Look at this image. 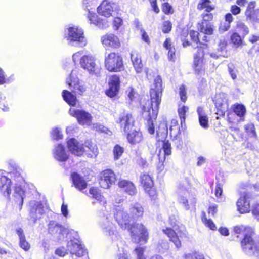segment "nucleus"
Instances as JSON below:
<instances>
[{
	"label": "nucleus",
	"mask_w": 259,
	"mask_h": 259,
	"mask_svg": "<svg viewBox=\"0 0 259 259\" xmlns=\"http://www.w3.org/2000/svg\"><path fill=\"white\" fill-rule=\"evenodd\" d=\"M84 152H88V155L90 157H96L98 154V148L96 144L91 141H87L85 143Z\"/></svg>",
	"instance_id": "33"
},
{
	"label": "nucleus",
	"mask_w": 259,
	"mask_h": 259,
	"mask_svg": "<svg viewBox=\"0 0 259 259\" xmlns=\"http://www.w3.org/2000/svg\"><path fill=\"white\" fill-rule=\"evenodd\" d=\"M116 181L115 175L111 169L104 170L99 180L100 186L104 189H108L110 186L114 184Z\"/></svg>",
	"instance_id": "16"
},
{
	"label": "nucleus",
	"mask_w": 259,
	"mask_h": 259,
	"mask_svg": "<svg viewBox=\"0 0 259 259\" xmlns=\"http://www.w3.org/2000/svg\"><path fill=\"white\" fill-rule=\"evenodd\" d=\"M81 67L91 74L96 73L98 66L95 63V58L91 55H83L81 59Z\"/></svg>",
	"instance_id": "18"
},
{
	"label": "nucleus",
	"mask_w": 259,
	"mask_h": 259,
	"mask_svg": "<svg viewBox=\"0 0 259 259\" xmlns=\"http://www.w3.org/2000/svg\"><path fill=\"white\" fill-rule=\"evenodd\" d=\"M48 232L54 238L61 240L64 238L65 230L64 227L55 221H50L48 225Z\"/></svg>",
	"instance_id": "17"
},
{
	"label": "nucleus",
	"mask_w": 259,
	"mask_h": 259,
	"mask_svg": "<svg viewBox=\"0 0 259 259\" xmlns=\"http://www.w3.org/2000/svg\"><path fill=\"white\" fill-rule=\"evenodd\" d=\"M67 147L69 151L73 154L80 156L84 152V147L74 138H71L67 142Z\"/></svg>",
	"instance_id": "25"
},
{
	"label": "nucleus",
	"mask_w": 259,
	"mask_h": 259,
	"mask_svg": "<svg viewBox=\"0 0 259 259\" xmlns=\"http://www.w3.org/2000/svg\"><path fill=\"white\" fill-rule=\"evenodd\" d=\"M101 40L105 47L118 48L120 46L119 38L112 33L106 34L102 36Z\"/></svg>",
	"instance_id": "23"
},
{
	"label": "nucleus",
	"mask_w": 259,
	"mask_h": 259,
	"mask_svg": "<svg viewBox=\"0 0 259 259\" xmlns=\"http://www.w3.org/2000/svg\"><path fill=\"white\" fill-rule=\"evenodd\" d=\"M189 35L192 40L194 43H196V45H198V42H199V38L198 37L199 33L194 30H191Z\"/></svg>",
	"instance_id": "63"
},
{
	"label": "nucleus",
	"mask_w": 259,
	"mask_h": 259,
	"mask_svg": "<svg viewBox=\"0 0 259 259\" xmlns=\"http://www.w3.org/2000/svg\"><path fill=\"white\" fill-rule=\"evenodd\" d=\"M116 6L115 3L108 0H104L98 7V12L102 16L109 17L112 16Z\"/></svg>",
	"instance_id": "19"
},
{
	"label": "nucleus",
	"mask_w": 259,
	"mask_h": 259,
	"mask_svg": "<svg viewBox=\"0 0 259 259\" xmlns=\"http://www.w3.org/2000/svg\"><path fill=\"white\" fill-rule=\"evenodd\" d=\"M127 138L130 143L135 144L142 140L143 135L140 131L133 130L128 133Z\"/></svg>",
	"instance_id": "35"
},
{
	"label": "nucleus",
	"mask_w": 259,
	"mask_h": 259,
	"mask_svg": "<svg viewBox=\"0 0 259 259\" xmlns=\"http://www.w3.org/2000/svg\"><path fill=\"white\" fill-rule=\"evenodd\" d=\"M116 122L120 124V127L125 132H128L133 126L134 120L131 114L123 113L119 115Z\"/></svg>",
	"instance_id": "20"
},
{
	"label": "nucleus",
	"mask_w": 259,
	"mask_h": 259,
	"mask_svg": "<svg viewBox=\"0 0 259 259\" xmlns=\"http://www.w3.org/2000/svg\"><path fill=\"white\" fill-rule=\"evenodd\" d=\"M124 150V148L122 147L117 144L116 145L113 150L114 159L115 160H118L123 153Z\"/></svg>",
	"instance_id": "47"
},
{
	"label": "nucleus",
	"mask_w": 259,
	"mask_h": 259,
	"mask_svg": "<svg viewBox=\"0 0 259 259\" xmlns=\"http://www.w3.org/2000/svg\"><path fill=\"white\" fill-rule=\"evenodd\" d=\"M245 130L250 136L254 137L256 136L254 126L252 123L246 124L245 126Z\"/></svg>",
	"instance_id": "54"
},
{
	"label": "nucleus",
	"mask_w": 259,
	"mask_h": 259,
	"mask_svg": "<svg viewBox=\"0 0 259 259\" xmlns=\"http://www.w3.org/2000/svg\"><path fill=\"white\" fill-rule=\"evenodd\" d=\"M238 211L241 213H245L250 211V197L248 194L244 193L241 195L237 202Z\"/></svg>",
	"instance_id": "22"
},
{
	"label": "nucleus",
	"mask_w": 259,
	"mask_h": 259,
	"mask_svg": "<svg viewBox=\"0 0 259 259\" xmlns=\"http://www.w3.org/2000/svg\"><path fill=\"white\" fill-rule=\"evenodd\" d=\"M62 97L64 100L71 106H75L77 103L76 97L73 95L71 92L63 90L62 92Z\"/></svg>",
	"instance_id": "40"
},
{
	"label": "nucleus",
	"mask_w": 259,
	"mask_h": 259,
	"mask_svg": "<svg viewBox=\"0 0 259 259\" xmlns=\"http://www.w3.org/2000/svg\"><path fill=\"white\" fill-rule=\"evenodd\" d=\"M54 158L59 161H65L68 158V154L65 151L64 147L61 144L55 146L53 150Z\"/></svg>",
	"instance_id": "27"
},
{
	"label": "nucleus",
	"mask_w": 259,
	"mask_h": 259,
	"mask_svg": "<svg viewBox=\"0 0 259 259\" xmlns=\"http://www.w3.org/2000/svg\"><path fill=\"white\" fill-rule=\"evenodd\" d=\"M176 193L179 203L182 204L185 210H189L190 205L195 203V202H190V203L188 202L187 197L189 195V193L186 188V182L180 183L178 185Z\"/></svg>",
	"instance_id": "8"
},
{
	"label": "nucleus",
	"mask_w": 259,
	"mask_h": 259,
	"mask_svg": "<svg viewBox=\"0 0 259 259\" xmlns=\"http://www.w3.org/2000/svg\"><path fill=\"white\" fill-rule=\"evenodd\" d=\"M228 69L231 78L234 80L237 78L238 70L235 65L232 63H229Z\"/></svg>",
	"instance_id": "52"
},
{
	"label": "nucleus",
	"mask_w": 259,
	"mask_h": 259,
	"mask_svg": "<svg viewBox=\"0 0 259 259\" xmlns=\"http://www.w3.org/2000/svg\"><path fill=\"white\" fill-rule=\"evenodd\" d=\"M30 217L33 224H35L37 220L40 219L45 213V208L41 202L32 201L30 203Z\"/></svg>",
	"instance_id": "11"
},
{
	"label": "nucleus",
	"mask_w": 259,
	"mask_h": 259,
	"mask_svg": "<svg viewBox=\"0 0 259 259\" xmlns=\"http://www.w3.org/2000/svg\"><path fill=\"white\" fill-rule=\"evenodd\" d=\"M10 175L12 179L18 183V184H15L12 196L15 202L21 208L25 197V191L20 185L24 181L23 178L20 171L17 169L11 172Z\"/></svg>",
	"instance_id": "6"
},
{
	"label": "nucleus",
	"mask_w": 259,
	"mask_h": 259,
	"mask_svg": "<svg viewBox=\"0 0 259 259\" xmlns=\"http://www.w3.org/2000/svg\"><path fill=\"white\" fill-rule=\"evenodd\" d=\"M236 28L237 31L241 33L243 37L249 33V29L247 26L241 21L237 22Z\"/></svg>",
	"instance_id": "45"
},
{
	"label": "nucleus",
	"mask_w": 259,
	"mask_h": 259,
	"mask_svg": "<svg viewBox=\"0 0 259 259\" xmlns=\"http://www.w3.org/2000/svg\"><path fill=\"white\" fill-rule=\"evenodd\" d=\"M75 71L74 70H72L69 77L66 80V83L72 92L81 95L85 91L86 88L76 76Z\"/></svg>",
	"instance_id": "9"
},
{
	"label": "nucleus",
	"mask_w": 259,
	"mask_h": 259,
	"mask_svg": "<svg viewBox=\"0 0 259 259\" xmlns=\"http://www.w3.org/2000/svg\"><path fill=\"white\" fill-rule=\"evenodd\" d=\"M179 94L181 100L185 102L187 100L186 91L185 87L184 85H181L179 88Z\"/></svg>",
	"instance_id": "62"
},
{
	"label": "nucleus",
	"mask_w": 259,
	"mask_h": 259,
	"mask_svg": "<svg viewBox=\"0 0 259 259\" xmlns=\"http://www.w3.org/2000/svg\"><path fill=\"white\" fill-rule=\"evenodd\" d=\"M144 212L143 208L139 203H135L130 208V213L132 218L137 219L143 215Z\"/></svg>",
	"instance_id": "37"
},
{
	"label": "nucleus",
	"mask_w": 259,
	"mask_h": 259,
	"mask_svg": "<svg viewBox=\"0 0 259 259\" xmlns=\"http://www.w3.org/2000/svg\"><path fill=\"white\" fill-rule=\"evenodd\" d=\"M162 91L161 78L157 76L154 78L153 83L151 85V106H143V115L147 118L148 130L150 134L154 133V120L156 118L159 105L161 103Z\"/></svg>",
	"instance_id": "1"
},
{
	"label": "nucleus",
	"mask_w": 259,
	"mask_h": 259,
	"mask_svg": "<svg viewBox=\"0 0 259 259\" xmlns=\"http://www.w3.org/2000/svg\"><path fill=\"white\" fill-rule=\"evenodd\" d=\"M161 141L162 142V147L159 149V153L157 155L159 160L157 168L160 170H162L163 169V163L165 159V156L169 155L171 154V144L168 140H162Z\"/></svg>",
	"instance_id": "15"
},
{
	"label": "nucleus",
	"mask_w": 259,
	"mask_h": 259,
	"mask_svg": "<svg viewBox=\"0 0 259 259\" xmlns=\"http://www.w3.org/2000/svg\"><path fill=\"white\" fill-rule=\"evenodd\" d=\"M17 234L19 237V245L25 251H28L30 248V244L26 241L23 230L18 228L16 229Z\"/></svg>",
	"instance_id": "32"
},
{
	"label": "nucleus",
	"mask_w": 259,
	"mask_h": 259,
	"mask_svg": "<svg viewBox=\"0 0 259 259\" xmlns=\"http://www.w3.org/2000/svg\"><path fill=\"white\" fill-rule=\"evenodd\" d=\"M114 217L118 225L123 229L130 231L133 241L136 243H145L148 239L146 229L142 224H130L129 215L120 208H117L114 212Z\"/></svg>",
	"instance_id": "2"
},
{
	"label": "nucleus",
	"mask_w": 259,
	"mask_h": 259,
	"mask_svg": "<svg viewBox=\"0 0 259 259\" xmlns=\"http://www.w3.org/2000/svg\"><path fill=\"white\" fill-rule=\"evenodd\" d=\"M137 162L139 166L142 167L143 168H145L148 166L147 161L144 158L140 156L137 157Z\"/></svg>",
	"instance_id": "64"
},
{
	"label": "nucleus",
	"mask_w": 259,
	"mask_h": 259,
	"mask_svg": "<svg viewBox=\"0 0 259 259\" xmlns=\"http://www.w3.org/2000/svg\"><path fill=\"white\" fill-rule=\"evenodd\" d=\"M118 186L130 195H135L137 190L134 184L127 180H121L118 182Z\"/></svg>",
	"instance_id": "28"
},
{
	"label": "nucleus",
	"mask_w": 259,
	"mask_h": 259,
	"mask_svg": "<svg viewBox=\"0 0 259 259\" xmlns=\"http://www.w3.org/2000/svg\"><path fill=\"white\" fill-rule=\"evenodd\" d=\"M145 247L139 246L136 248L134 253L136 255L137 259H146V256L144 254Z\"/></svg>",
	"instance_id": "51"
},
{
	"label": "nucleus",
	"mask_w": 259,
	"mask_h": 259,
	"mask_svg": "<svg viewBox=\"0 0 259 259\" xmlns=\"http://www.w3.org/2000/svg\"><path fill=\"white\" fill-rule=\"evenodd\" d=\"M234 231L236 234H243L244 238L241 242L242 250L245 254H252L251 245L252 243L251 238L255 235L253 229L243 225L237 226L234 228Z\"/></svg>",
	"instance_id": "4"
},
{
	"label": "nucleus",
	"mask_w": 259,
	"mask_h": 259,
	"mask_svg": "<svg viewBox=\"0 0 259 259\" xmlns=\"http://www.w3.org/2000/svg\"><path fill=\"white\" fill-rule=\"evenodd\" d=\"M66 38L68 44L72 46L83 47L87 43L83 30L75 26L68 28L66 33Z\"/></svg>",
	"instance_id": "5"
},
{
	"label": "nucleus",
	"mask_w": 259,
	"mask_h": 259,
	"mask_svg": "<svg viewBox=\"0 0 259 259\" xmlns=\"http://www.w3.org/2000/svg\"><path fill=\"white\" fill-rule=\"evenodd\" d=\"M255 7V3L254 2H250L247 6L245 12V15L247 17H251L252 12Z\"/></svg>",
	"instance_id": "57"
},
{
	"label": "nucleus",
	"mask_w": 259,
	"mask_h": 259,
	"mask_svg": "<svg viewBox=\"0 0 259 259\" xmlns=\"http://www.w3.org/2000/svg\"><path fill=\"white\" fill-rule=\"evenodd\" d=\"M252 243H251V246L252 247L251 250H252V254H246L248 255L251 256L254 255L256 256H259V239L255 240L254 239V236L251 238Z\"/></svg>",
	"instance_id": "46"
},
{
	"label": "nucleus",
	"mask_w": 259,
	"mask_h": 259,
	"mask_svg": "<svg viewBox=\"0 0 259 259\" xmlns=\"http://www.w3.org/2000/svg\"><path fill=\"white\" fill-rule=\"evenodd\" d=\"M12 188H14V187L12 186V180L6 177H2L0 184V192L2 194L10 199Z\"/></svg>",
	"instance_id": "24"
},
{
	"label": "nucleus",
	"mask_w": 259,
	"mask_h": 259,
	"mask_svg": "<svg viewBox=\"0 0 259 259\" xmlns=\"http://www.w3.org/2000/svg\"><path fill=\"white\" fill-rule=\"evenodd\" d=\"M194 68L196 73L199 74L205 69L203 59H194Z\"/></svg>",
	"instance_id": "44"
},
{
	"label": "nucleus",
	"mask_w": 259,
	"mask_h": 259,
	"mask_svg": "<svg viewBox=\"0 0 259 259\" xmlns=\"http://www.w3.org/2000/svg\"><path fill=\"white\" fill-rule=\"evenodd\" d=\"M71 178L73 185L77 189L81 191L85 189L87 186V182L83 178L76 172H73L71 174Z\"/></svg>",
	"instance_id": "31"
},
{
	"label": "nucleus",
	"mask_w": 259,
	"mask_h": 259,
	"mask_svg": "<svg viewBox=\"0 0 259 259\" xmlns=\"http://www.w3.org/2000/svg\"><path fill=\"white\" fill-rule=\"evenodd\" d=\"M202 221L203 223L211 230H215L217 229V227L211 219H207L204 212L203 213V215L202 217Z\"/></svg>",
	"instance_id": "49"
},
{
	"label": "nucleus",
	"mask_w": 259,
	"mask_h": 259,
	"mask_svg": "<svg viewBox=\"0 0 259 259\" xmlns=\"http://www.w3.org/2000/svg\"><path fill=\"white\" fill-rule=\"evenodd\" d=\"M198 29L200 32L206 35H211L214 31L213 25L210 22H201L198 23Z\"/></svg>",
	"instance_id": "34"
},
{
	"label": "nucleus",
	"mask_w": 259,
	"mask_h": 259,
	"mask_svg": "<svg viewBox=\"0 0 259 259\" xmlns=\"http://www.w3.org/2000/svg\"><path fill=\"white\" fill-rule=\"evenodd\" d=\"M156 133L157 139L159 141L164 140L167 137L168 128L167 122L165 119H163L159 123L158 127L156 130Z\"/></svg>",
	"instance_id": "29"
},
{
	"label": "nucleus",
	"mask_w": 259,
	"mask_h": 259,
	"mask_svg": "<svg viewBox=\"0 0 259 259\" xmlns=\"http://www.w3.org/2000/svg\"><path fill=\"white\" fill-rule=\"evenodd\" d=\"M172 28V25L170 21H165L163 22L162 26V31L164 33H169Z\"/></svg>",
	"instance_id": "58"
},
{
	"label": "nucleus",
	"mask_w": 259,
	"mask_h": 259,
	"mask_svg": "<svg viewBox=\"0 0 259 259\" xmlns=\"http://www.w3.org/2000/svg\"><path fill=\"white\" fill-rule=\"evenodd\" d=\"M83 52L78 51L72 55V61L74 64L76 65L78 61H79V64H81V59L82 58Z\"/></svg>",
	"instance_id": "59"
},
{
	"label": "nucleus",
	"mask_w": 259,
	"mask_h": 259,
	"mask_svg": "<svg viewBox=\"0 0 259 259\" xmlns=\"http://www.w3.org/2000/svg\"><path fill=\"white\" fill-rule=\"evenodd\" d=\"M162 11L166 15L172 14L174 12V10L171 6L168 3H164L162 5Z\"/></svg>",
	"instance_id": "60"
},
{
	"label": "nucleus",
	"mask_w": 259,
	"mask_h": 259,
	"mask_svg": "<svg viewBox=\"0 0 259 259\" xmlns=\"http://www.w3.org/2000/svg\"><path fill=\"white\" fill-rule=\"evenodd\" d=\"M197 112L199 116V122L200 125L204 128L208 127V119L204 109L201 107L197 108Z\"/></svg>",
	"instance_id": "36"
},
{
	"label": "nucleus",
	"mask_w": 259,
	"mask_h": 259,
	"mask_svg": "<svg viewBox=\"0 0 259 259\" xmlns=\"http://www.w3.org/2000/svg\"><path fill=\"white\" fill-rule=\"evenodd\" d=\"M140 181L145 191H147V189L151 188L153 186V182L151 176L146 173L141 175Z\"/></svg>",
	"instance_id": "39"
},
{
	"label": "nucleus",
	"mask_w": 259,
	"mask_h": 259,
	"mask_svg": "<svg viewBox=\"0 0 259 259\" xmlns=\"http://www.w3.org/2000/svg\"><path fill=\"white\" fill-rule=\"evenodd\" d=\"M234 111L238 116L242 117L245 114L246 109L244 105L237 104L234 105Z\"/></svg>",
	"instance_id": "50"
},
{
	"label": "nucleus",
	"mask_w": 259,
	"mask_h": 259,
	"mask_svg": "<svg viewBox=\"0 0 259 259\" xmlns=\"http://www.w3.org/2000/svg\"><path fill=\"white\" fill-rule=\"evenodd\" d=\"M188 110V108L185 106H183L178 109V113L181 119V123L185 121L186 113Z\"/></svg>",
	"instance_id": "55"
},
{
	"label": "nucleus",
	"mask_w": 259,
	"mask_h": 259,
	"mask_svg": "<svg viewBox=\"0 0 259 259\" xmlns=\"http://www.w3.org/2000/svg\"><path fill=\"white\" fill-rule=\"evenodd\" d=\"M169 223L173 228H166L165 229H163L162 231L168 236L170 241L174 243L177 248H180L181 247L180 238L186 236L184 228L183 226H180L178 225L175 215L169 217Z\"/></svg>",
	"instance_id": "3"
},
{
	"label": "nucleus",
	"mask_w": 259,
	"mask_h": 259,
	"mask_svg": "<svg viewBox=\"0 0 259 259\" xmlns=\"http://www.w3.org/2000/svg\"><path fill=\"white\" fill-rule=\"evenodd\" d=\"M69 114L77 118L78 123L81 125H90L92 122V117L91 114L82 110H76L74 108H70Z\"/></svg>",
	"instance_id": "12"
},
{
	"label": "nucleus",
	"mask_w": 259,
	"mask_h": 259,
	"mask_svg": "<svg viewBox=\"0 0 259 259\" xmlns=\"http://www.w3.org/2000/svg\"><path fill=\"white\" fill-rule=\"evenodd\" d=\"M166 50H168V57L169 60L174 61L175 58V48L171 46V39L166 38L163 44Z\"/></svg>",
	"instance_id": "41"
},
{
	"label": "nucleus",
	"mask_w": 259,
	"mask_h": 259,
	"mask_svg": "<svg viewBox=\"0 0 259 259\" xmlns=\"http://www.w3.org/2000/svg\"><path fill=\"white\" fill-rule=\"evenodd\" d=\"M231 40L234 45L239 46L242 42V38L237 32H234L231 36Z\"/></svg>",
	"instance_id": "53"
},
{
	"label": "nucleus",
	"mask_w": 259,
	"mask_h": 259,
	"mask_svg": "<svg viewBox=\"0 0 259 259\" xmlns=\"http://www.w3.org/2000/svg\"><path fill=\"white\" fill-rule=\"evenodd\" d=\"M213 102L217 108V114L224 116L228 109V102L227 95L224 93H219L215 96Z\"/></svg>",
	"instance_id": "10"
},
{
	"label": "nucleus",
	"mask_w": 259,
	"mask_h": 259,
	"mask_svg": "<svg viewBox=\"0 0 259 259\" xmlns=\"http://www.w3.org/2000/svg\"><path fill=\"white\" fill-rule=\"evenodd\" d=\"M111 218V215L103 217L100 221V226L103 231L107 235L110 236L112 240H114L117 238V233L115 225L110 221Z\"/></svg>",
	"instance_id": "14"
},
{
	"label": "nucleus",
	"mask_w": 259,
	"mask_h": 259,
	"mask_svg": "<svg viewBox=\"0 0 259 259\" xmlns=\"http://www.w3.org/2000/svg\"><path fill=\"white\" fill-rule=\"evenodd\" d=\"M89 193L91 197L100 202H104V198L101 195L98 189L95 187H92L90 189Z\"/></svg>",
	"instance_id": "42"
},
{
	"label": "nucleus",
	"mask_w": 259,
	"mask_h": 259,
	"mask_svg": "<svg viewBox=\"0 0 259 259\" xmlns=\"http://www.w3.org/2000/svg\"><path fill=\"white\" fill-rule=\"evenodd\" d=\"M211 3L209 0H201L198 4L197 8L199 10L205 9L207 12H209L214 9V6Z\"/></svg>",
	"instance_id": "43"
},
{
	"label": "nucleus",
	"mask_w": 259,
	"mask_h": 259,
	"mask_svg": "<svg viewBox=\"0 0 259 259\" xmlns=\"http://www.w3.org/2000/svg\"><path fill=\"white\" fill-rule=\"evenodd\" d=\"M67 250L72 254L80 257L86 253V250L82 244V242L77 239L71 240L67 244Z\"/></svg>",
	"instance_id": "13"
},
{
	"label": "nucleus",
	"mask_w": 259,
	"mask_h": 259,
	"mask_svg": "<svg viewBox=\"0 0 259 259\" xmlns=\"http://www.w3.org/2000/svg\"><path fill=\"white\" fill-rule=\"evenodd\" d=\"M14 80V75H11L8 78H6L5 73L3 69L0 68V85L5 83H10Z\"/></svg>",
	"instance_id": "48"
},
{
	"label": "nucleus",
	"mask_w": 259,
	"mask_h": 259,
	"mask_svg": "<svg viewBox=\"0 0 259 259\" xmlns=\"http://www.w3.org/2000/svg\"><path fill=\"white\" fill-rule=\"evenodd\" d=\"M225 18V21L221 24L219 28V30L221 33L227 31L230 28V24L233 20V16L230 13L226 14Z\"/></svg>",
	"instance_id": "38"
},
{
	"label": "nucleus",
	"mask_w": 259,
	"mask_h": 259,
	"mask_svg": "<svg viewBox=\"0 0 259 259\" xmlns=\"http://www.w3.org/2000/svg\"><path fill=\"white\" fill-rule=\"evenodd\" d=\"M193 47L194 48H197V53L195 54L194 59H203V57L204 56V51L202 47H199L198 45H193Z\"/></svg>",
	"instance_id": "56"
},
{
	"label": "nucleus",
	"mask_w": 259,
	"mask_h": 259,
	"mask_svg": "<svg viewBox=\"0 0 259 259\" xmlns=\"http://www.w3.org/2000/svg\"><path fill=\"white\" fill-rule=\"evenodd\" d=\"M131 58L136 72L141 73L142 71L143 64L140 55L136 51H132Z\"/></svg>",
	"instance_id": "30"
},
{
	"label": "nucleus",
	"mask_w": 259,
	"mask_h": 259,
	"mask_svg": "<svg viewBox=\"0 0 259 259\" xmlns=\"http://www.w3.org/2000/svg\"><path fill=\"white\" fill-rule=\"evenodd\" d=\"M52 137L55 140H59L62 138V135L58 128H55L52 130L51 133Z\"/></svg>",
	"instance_id": "61"
},
{
	"label": "nucleus",
	"mask_w": 259,
	"mask_h": 259,
	"mask_svg": "<svg viewBox=\"0 0 259 259\" xmlns=\"http://www.w3.org/2000/svg\"><path fill=\"white\" fill-rule=\"evenodd\" d=\"M104 64L106 69L110 72H119L124 69L121 56L114 52L105 54Z\"/></svg>",
	"instance_id": "7"
},
{
	"label": "nucleus",
	"mask_w": 259,
	"mask_h": 259,
	"mask_svg": "<svg viewBox=\"0 0 259 259\" xmlns=\"http://www.w3.org/2000/svg\"><path fill=\"white\" fill-rule=\"evenodd\" d=\"M87 18L90 23L94 24L101 29H105L108 27V22L106 19L99 18L95 13L88 12Z\"/></svg>",
	"instance_id": "26"
},
{
	"label": "nucleus",
	"mask_w": 259,
	"mask_h": 259,
	"mask_svg": "<svg viewBox=\"0 0 259 259\" xmlns=\"http://www.w3.org/2000/svg\"><path fill=\"white\" fill-rule=\"evenodd\" d=\"M120 78L116 75L111 76L109 80V89L106 94L110 97H115L118 93L120 88Z\"/></svg>",
	"instance_id": "21"
}]
</instances>
